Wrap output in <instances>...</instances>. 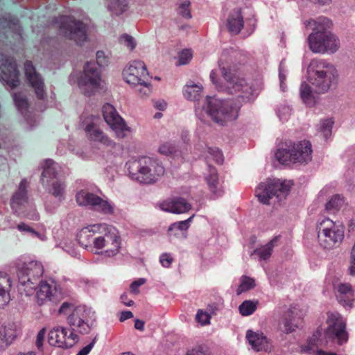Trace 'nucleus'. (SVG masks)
I'll return each mask as SVG.
<instances>
[{
  "label": "nucleus",
  "instance_id": "f257e3e1",
  "mask_svg": "<svg viewBox=\"0 0 355 355\" xmlns=\"http://www.w3.org/2000/svg\"><path fill=\"white\" fill-rule=\"evenodd\" d=\"M248 55L242 50L231 47L223 50L218 60V65L225 80L223 86H217L219 91L235 94L241 91V98L248 100L252 95V87L243 78L232 73V65L242 64L247 62Z\"/></svg>",
  "mask_w": 355,
  "mask_h": 355
},
{
  "label": "nucleus",
  "instance_id": "f03ea898",
  "mask_svg": "<svg viewBox=\"0 0 355 355\" xmlns=\"http://www.w3.org/2000/svg\"><path fill=\"white\" fill-rule=\"evenodd\" d=\"M231 94L236 95V98L220 100L215 97L207 96L201 108L198 103V105H196L197 116L202 119L205 112L214 122L220 125H225L227 123L236 120L239 116L242 103L251 101L252 95L249 99L244 100L239 96L241 94V91Z\"/></svg>",
  "mask_w": 355,
  "mask_h": 355
},
{
  "label": "nucleus",
  "instance_id": "7ed1b4c3",
  "mask_svg": "<svg viewBox=\"0 0 355 355\" xmlns=\"http://www.w3.org/2000/svg\"><path fill=\"white\" fill-rule=\"evenodd\" d=\"M305 24L312 28L307 41L313 53L333 54L338 51L340 42L332 32L333 23L330 19L320 16L306 21Z\"/></svg>",
  "mask_w": 355,
  "mask_h": 355
},
{
  "label": "nucleus",
  "instance_id": "20e7f679",
  "mask_svg": "<svg viewBox=\"0 0 355 355\" xmlns=\"http://www.w3.org/2000/svg\"><path fill=\"white\" fill-rule=\"evenodd\" d=\"M328 327L324 334L321 328H318L309 337L302 347V350L309 354L316 355L318 352L322 351L320 348L326 347L328 339H336L339 345L348 340V334L345 331L346 324L338 313H331L327 321Z\"/></svg>",
  "mask_w": 355,
  "mask_h": 355
},
{
  "label": "nucleus",
  "instance_id": "39448f33",
  "mask_svg": "<svg viewBox=\"0 0 355 355\" xmlns=\"http://www.w3.org/2000/svg\"><path fill=\"white\" fill-rule=\"evenodd\" d=\"M338 76L334 65L323 59H313L307 68V80L315 92H327L336 83Z\"/></svg>",
  "mask_w": 355,
  "mask_h": 355
},
{
  "label": "nucleus",
  "instance_id": "423d86ee",
  "mask_svg": "<svg viewBox=\"0 0 355 355\" xmlns=\"http://www.w3.org/2000/svg\"><path fill=\"white\" fill-rule=\"evenodd\" d=\"M129 174L132 180L140 183L153 184L164 173V168L157 160L149 157H141L127 164Z\"/></svg>",
  "mask_w": 355,
  "mask_h": 355
},
{
  "label": "nucleus",
  "instance_id": "0eeeda50",
  "mask_svg": "<svg viewBox=\"0 0 355 355\" xmlns=\"http://www.w3.org/2000/svg\"><path fill=\"white\" fill-rule=\"evenodd\" d=\"M19 290L29 295L35 291L44 274L42 263L37 260L18 262L15 266Z\"/></svg>",
  "mask_w": 355,
  "mask_h": 355
},
{
  "label": "nucleus",
  "instance_id": "6e6552de",
  "mask_svg": "<svg viewBox=\"0 0 355 355\" xmlns=\"http://www.w3.org/2000/svg\"><path fill=\"white\" fill-rule=\"evenodd\" d=\"M107 63L108 58L105 53L98 51L96 53V63L88 62L85 64L83 73L78 80V87L85 96H92L99 87L101 76L97 64L103 67Z\"/></svg>",
  "mask_w": 355,
  "mask_h": 355
},
{
  "label": "nucleus",
  "instance_id": "1a4fd4ad",
  "mask_svg": "<svg viewBox=\"0 0 355 355\" xmlns=\"http://www.w3.org/2000/svg\"><path fill=\"white\" fill-rule=\"evenodd\" d=\"M286 148H280L275 153L276 159L282 164H306L312 159L311 144L309 141L297 143L290 142Z\"/></svg>",
  "mask_w": 355,
  "mask_h": 355
},
{
  "label": "nucleus",
  "instance_id": "9d476101",
  "mask_svg": "<svg viewBox=\"0 0 355 355\" xmlns=\"http://www.w3.org/2000/svg\"><path fill=\"white\" fill-rule=\"evenodd\" d=\"M28 184L26 179H23L20 182L17 190L12 197L11 208L13 212L19 217L26 218L32 220H38L40 218L39 214L28 198Z\"/></svg>",
  "mask_w": 355,
  "mask_h": 355
},
{
  "label": "nucleus",
  "instance_id": "9b49d317",
  "mask_svg": "<svg viewBox=\"0 0 355 355\" xmlns=\"http://www.w3.org/2000/svg\"><path fill=\"white\" fill-rule=\"evenodd\" d=\"M291 186L286 181L279 180H268L261 182L255 190V195L263 204H269L270 200L280 202L286 198Z\"/></svg>",
  "mask_w": 355,
  "mask_h": 355
},
{
  "label": "nucleus",
  "instance_id": "f8f14e48",
  "mask_svg": "<svg viewBox=\"0 0 355 355\" xmlns=\"http://www.w3.org/2000/svg\"><path fill=\"white\" fill-rule=\"evenodd\" d=\"M317 231L319 243L326 249L339 245L344 238V227L329 218L319 223Z\"/></svg>",
  "mask_w": 355,
  "mask_h": 355
},
{
  "label": "nucleus",
  "instance_id": "ddd939ff",
  "mask_svg": "<svg viewBox=\"0 0 355 355\" xmlns=\"http://www.w3.org/2000/svg\"><path fill=\"white\" fill-rule=\"evenodd\" d=\"M96 313L85 306L75 307L67 318V323L73 331L87 334L96 326Z\"/></svg>",
  "mask_w": 355,
  "mask_h": 355
},
{
  "label": "nucleus",
  "instance_id": "4468645a",
  "mask_svg": "<svg viewBox=\"0 0 355 355\" xmlns=\"http://www.w3.org/2000/svg\"><path fill=\"white\" fill-rule=\"evenodd\" d=\"M53 24L59 28L60 34L77 44H81L87 40L86 25L72 17L60 16L54 19Z\"/></svg>",
  "mask_w": 355,
  "mask_h": 355
},
{
  "label": "nucleus",
  "instance_id": "2eb2a0df",
  "mask_svg": "<svg viewBox=\"0 0 355 355\" xmlns=\"http://www.w3.org/2000/svg\"><path fill=\"white\" fill-rule=\"evenodd\" d=\"M76 201L79 206L87 207L103 214H112L114 205L107 198H103L89 189H84L76 193Z\"/></svg>",
  "mask_w": 355,
  "mask_h": 355
},
{
  "label": "nucleus",
  "instance_id": "dca6fc26",
  "mask_svg": "<svg viewBox=\"0 0 355 355\" xmlns=\"http://www.w3.org/2000/svg\"><path fill=\"white\" fill-rule=\"evenodd\" d=\"M105 232L104 236H98L92 241L94 247L98 250L108 247L105 253L109 257L114 256L118 252L121 245L118 232L114 227L107 224L106 227H101L100 232Z\"/></svg>",
  "mask_w": 355,
  "mask_h": 355
},
{
  "label": "nucleus",
  "instance_id": "f3484780",
  "mask_svg": "<svg viewBox=\"0 0 355 355\" xmlns=\"http://www.w3.org/2000/svg\"><path fill=\"white\" fill-rule=\"evenodd\" d=\"M42 186L49 194L55 198L53 202L49 200L45 202L46 211L54 213L60 203L65 199L67 184L65 182L61 180H46L44 179Z\"/></svg>",
  "mask_w": 355,
  "mask_h": 355
},
{
  "label": "nucleus",
  "instance_id": "a211bd4d",
  "mask_svg": "<svg viewBox=\"0 0 355 355\" xmlns=\"http://www.w3.org/2000/svg\"><path fill=\"white\" fill-rule=\"evenodd\" d=\"M102 112L105 121L115 132L117 137L124 138L128 135L130 131V128L113 105L110 103L105 104L102 107Z\"/></svg>",
  "mask_w": 355,
  "mask_h": 355
},
{
  "label": "nucleus",
  "instance_id": "6ab92c4d",
  "mask_svg": "<svg viewBox=\"0 0 355 355\" xmlns=\"http://www.w3.org/2000/svg\"><path fill=\"white\" fill-rule=\"evenodd\" d=\"M123 76L125 82L133 86L146 84L150 80L146 64L141 60H134L123 69Z\"/></svg>",
  "mask_w": 355,
  "mask_h": 355
},
{
  "label": "nucleus",
  "instance_id": "aec40b11",
  "mask_svg": "<svg viewBox=\"0 0 355 355\" xmlns=\"http://www.w3.org/2000/svg\"><path fill=\"white\" fill-rule=\"evenodd\" d=\"M0 79L11 89L19 83V71L14 59L3 54L0 55Z\"/></svg>",
  "mask_w": 355,
  "mask_h": 355
},
{
  "label": "nucleus",
  "instance_id": "412c9836",
  "mask_svg": "<svg viewBox=\"0 0 355 355\" xmlns=\"http://www.w3.org/2000/svg\"><path fill=\"white\" fill-rule=\"evenodd\" d=\"M24 71L28 83L34 89L37 97L43 99L46 96L44 89V82L41 75L36 71L31 61H26L24 63Z\"/></svg>",
  "mask_w": 355,
  "mask_h": 355
},
{
  "label": "nucleus",
  "instance_id": "4be33fe9",
  "mask_svg": "<svg viewBox=\"0 0 355 355\" xmlns=\"http://www.w3.org/2000/svg\"><path fill=\"white\" fill-rule=\"evenodd\" d=\"M302 321L300 310L296 306H291L282 316L279 327L286 334L291 333L298 327Z\"/></svg>",
  "mask_w": 355,
  "mask_h": 355
},
{
  "label": "nucleus",
  "instance_id": "5701e85b",
  "mask_svg": "<svg viewBox=\"0 0 355 355\" xmlns=\"http://www.w3.org/2000/svg\"><path fill=\"white\" fill-rule=\"evenodd\" d=\"M38 290L36 292L37 302L42 305L47 302L56 300V286L53 282L49 283L47 281H40Z\"/></svg>",
  "mask_w": 355,
  "mask_h": 355
},
{
  "label": "nucleus",
  "instance_id": "b1692460",
  "mask_svg": "<svg viewBox=\"0 0 355 355\" xmlns=\"http://www.w3.org/2000/svg\"><path fill=\"white\" fill-rule=\"evenodd\" d=\"M162 211L173 214H182L189 211L191 209V205L183 198L168 199L159 204Z\"/></svg>",
  "mask_w": 355,
  "mask_h": 355
},
{
  "label": "nucleus",
  "instance_id": "393cba45",
  "mask_svg": "<svg viewBox=\"0 0 355 355\" xmlns=\"http://www.w3.org/2000/svg\"><path fill=\"white\" fill-rule=\"evenodd\" d=\"M337 298L344 306L352 307L355 300V291L352 285L347 283H340L337 286Z\"/></svg>",
  "mask_w": 355,
  "mask_h": 355
},
{
  "label": "nucleus",
  "instance_id": "a878e982",
  "mask_svg": "<svg viewBox=\"0 0 355 355\" xmlns=\"http://www.w3.org/2000/svg\"><path fill=\"white\" fill-rule=\"evenodd\" d=\"M48 340L51 345L62 348L71 347V344L67 343V329L64 327H57L51 329L49 333Z\"/></svg>",
  "mask_w": 355,
  "mask_h": 355
},
{
  "label": "nucleus",
  "instance_id": "bb28decb",
  "mask_svg": "<svg viewBox=\"0 0 355 355\" xmlns=\"http://www.w3.org/2000/svg\"><path fill=\"white\" fill-rule=\"evenodd\" d=\"M101 227H106V224H95L83 227L76 236L79 244L85 248L89 246L93 234L95 232H100Z\"/></svg>",
  "mask_w": 355,
  "mask_h": 355
},
{
  "label": "nucleus",
  "instance_id": "cd10ccee",
  "mask_svg": "<svg viewBox=\"0 0 355 355\" xmlns=\"http://www.w3.org/2000/svg\"><path fill=\"white\" fill-rule=\"evenodd\" d=\"M85 130L90 140L99 142L106 146H113V141L105 135L94 123L87 124L85 128Z\"/></svg>",
  "mask_w": 355,
  "mask_h": 355
},
{
  "label": "nucleus",
  "instance_id": "c85d7f7f",
  "mask_svg": "<svg viewBox=\"0 0 355 355\" xmlns=\"http://www.w3.org/2000/svg\"><path fill=\"white\" fill-rule=\"evenodd\" d=\"M209 174L205 177L208 187L212 193L214 198H218L223 194V189L218 180V176L216 169L208 165Z\"/></svg>",
  "mask_w": 355,
  "mask_h": 355
},
{
  "label": "nucleus",
  "instance_id": "c756f323",
  "mask_svg": "<svg viewBox=\"0 0 355 355\" xmlns=\"http://www.w3.org/2000/svg\"><path fill=\"white\" fill-rule=\"evenodd\" d=\"M246 338L255 351H267L269 349L268 339L263 334L248 330L246 334Z\"/></svg>",
  "mask_w": 355,
  "mask_h": 355
},
{
  "label": "nucleus",
  "instance_id": "7c9ffc66",
  "mask_svg": "<svg viewBox=\"0 0 355 355\" xmlns=\"http://www.w3.org/2000/svg\"><path fill=\"white\" fill-rule=\"evenodd\" d=\"M227 28L234 35L239 34L244 28L243 17L240 9L234 10L227 19Z\"/></svg>",
  "mask_w": 355,
  "mask_h": 355
},
{
  "label": "nucleus",
  "instance_id": "2f4dec72",
  "mask_svg": "<svg viewBox=\"0 0 355 355\" xmlns=\"http://www.w3.org/2000/svg\"><path fill=\"white\" fill-rule=\"evenodd\" d=\"M61 169V167L58 163H55L53 159H47L44 162L43 171L42 173L41 183L43 184L44 179L49 180H58V175Z\"/></svg>",
  "mask_w": 355,
  "mask_h": 355
},
{
  "label": "nucleus",
  "instance_id": "473e14b6",
  "mask_svg": "<svg viewBox=\"0 0 355 355\" xmlns=\"http://www.w3.org/2000/svg\"><path fill=\"white\" fill-rule=\"evenodd\" d=\"M194 215H192L188 219L182 221L175 222L172 223L168 230V234L170 237H186V232L190 226V223L193 218Z\"/></svg>",
  "mask_w": 355,
  "mask_h": 355
},
{
  "label": "nucleus",
  "instance_id": "72a5a7b5",
  "mask_svg": "<svg viewBox=\"0 0 355 355\" xmlns=\"http://www.w3.org/2000/svg\"><path fill=\"white\" fill-rule=\"evenodd\" d=\"M10 286V279L7 274L0 272V308L4 307L10 301L8 289Z\"/></svg>",
  "mask_w": 355,
  "mask_h": 355
},
{
  "label": "nucleus",
  "instance_id": "f704fd0d",
  "mask_svg": "<svg viewBox=\"0 0 355 355\" xmlns=\"http://www.w3.org/2000/svg\"><path fill=\"white\" fill-rule=\"evenodd\" d=\"M17 336V331L14 324L0 328V347H7Z\"/></svg>",
  "mask_w": 355,
  "mask_h": 355
},
{
  "label": "nucleus",
  "instance_id": "c9c22d12",
  "mask_svg": "<svg viewBox=\"0 0 355 355\" xmlns=\"http://www.w3.org/2000/svg\"><path fill=\"white\" fill-rule=\"evenodd\" d=\"M279 239V236H275L265 245L255 249L252 254L257 255L260 260L268 259L272 254L274 247L277 245Z\"/></svg>",
  "mask_w": 355,
  "mask_h": 355
},
{
  "label": "nucleus",
  "instance_id": "e433bc0d",
  "mask_svg": "<svg viewBox=\"0 0 355 355\" xmlns=\"http://www.w3.org/2000/svg\"><path fill=\"white\" fill-rule=\"evenodd\" d=\"M128 5L126 0H110L107 9L112 15L119 16L128 10Z\"/></svg>",
  "mask_w": 355,
  "mask_h": 355
},
{
  "label": "nucleus",
  "instance_id": "4c0bfd02",
  "mask_svg": "<svg viewBox=\"0 0 355 355\" xmlns=\"http://www.w3.org/2000/svg\"><path fill=\"white\" fill-rule=\"evenodd\" d=\"M202 87L198 85H187L184 89V96L190 101H199Z\"/></svg>",
  "mask_w": 355,
  "mask_h": 355
},
{
  "label": "nucleus",
  "instance_id": "58836bf2",
  "mask_svg": "<svg viewBox=\"0 0 355 355\" xmlns=\"http://www.w3.org/2000/svg\"><path fill=\"white\" fill-rule=\"evenodd\" d=\"M257 302L245 300L239 306L240 313L243 316L252 315L257 309Z\"/></svg>",
  "mask_w": 355,
  "mask_h": 355
},
{
  "label": "nucleus",
  "instance_id": "ea45409f",
  "mask_svg": "<svg viewBox=\"0 0 355 355\" xmlns=\"http://www.w3.org/2000/svg\"><path fill=\"white\" fill-rule=\"evenodd\" d=\"M343 203V198L340 195H335L327 202L325 208L329 211H334L338 210Z\"/></svg>",
  "mask_w": 355,
  "mask_h": 355
},
{
  "label": "nucleus",
  "instance_id": "a19ab883",
  "mask_svg": "<svg viewBox=\"0 0 355 355\" xmlns=\"http://www.w3.org/2000/svg\"><path fill=\"white\" fill-rule=\"evenodd\" d=\"M13 99L18 110L24 114L28 108V101L26 96L21 93H15Z\"/></svg>",
  "mask_w": 355,
  "mask_h": 355
},
{
  "label": "nucleus",
  "instance_id": "79ce46f5",
  "mask_svg": "<svg viewBox=\"0 0 355 355\" xmlns=\"http://www.w3.org/2000/svg\"><path fill=\"white\" fill-rule=\"evenodd\" d=\"M313 89L315 90V89L313 87L311 88L309 84L306 83H302L300 87V96L305 103H309L312 101Z\"/></svg>",
  "mask_w": 355,
  "mask_h": 355
},
{
  "label": "nucleus",
  "instance_id": "37998d69",
  "mask_svg": "<svg viewBox=\"0 0 355 355\" xmlns=\"http://www.w3.org/2000/svg\"><path fill=\"white\" fill-rule=\"evenodd\" d=\"M254 286L255 284L253 279L243 276L241 279V284L236 291L237 295L254 288Z\"/></svg>",
  "mask_w": 355,
  "mask_h": 355
},
{
  "label": "nucleus",
  "instance_id": "c03bdc74",
  "mask_svg": "<svg viewBox=\"0 0 355 355\" xmlns=\"http://www.w3.org/2000/svg\"><path fill=\"white\" fill-rule=\"evenodd\" d=\"M333 124L334 121L330 119L321 121L319 130L325 139H327L331 136Z\"/></svg>",
  "mask_w": 355,
  "mask_h": 355
},
{
  "label": "nucleus",
  "instance_id": "a18cd8bd",
  "mask_svg": "<svg viewBox=\"0 0 355 355\" xmlns=\"http://www.w3.org/2000/svg\"><path fill=\"white\" fill-rule=\"evenodd\" d=\"M207 159H213L217 164H221L223 162V156L222 152L218 148H207Z\"/></svg>",
  "mask_w": 355,
  "mask_h": 355
},
{
  "label": "nucleus",
  "instance_id": "49530a36",
  "mask_svg": "<svg viewBox=\"0 0 355 355\" xmlns=\"http://www.w3.org/2000/svg\"><path fill=\"white\" fill-rule=\"evenodd\" d=\"M119 42L127 46L130 50H133L136 46V42L133 37L124 34L119 37Z\"/></svg>",
  "mask_w": 355,
  "mask_h": 355
},
{
  "label": "nucleus",
  "instance_id": "de8ad7c7",
  "mask_svg": "<svg viewBox=\"0 0 355 355\" xmlns=\"http://www.w3.org/2000/svg\"><path fill=\"white\" fill-rule=\"evenodd\" d=\"M17 228L19 231L23 233H30L32 236L41 239V234L31 227L28 225L24 223H21L17 225Z\"/></svg>",
  "mask_w": 355,
  "mask_h": 355
},
{
  "label": "nucleus",
  "instance_id": "09e8293b",
  "mask_svg": "<svg viewBox=\"0 0 355 355\" xmlns=\"http://www.w3.org/2000/svg\"><path fill=\"white\" fill-rule=\"evenodd\" d=\"M291 109L288 106H282L277 110V114L282 121H287L291 115Z\"/></svg>",
  "mask_w": 355,
  "mask_h": 355
},
{
  "label": "nucleus",
  "instance_id": "8fccbe9b",
  "mask_svg": "<svg viewBox=\"0 0 355 355\" xmlns=\"http://www.w3.org/2000/svg\"><path fill=\"white\" fill-rule=\"evenodd\" d=\"M189 6H190V1H184L183 3H182L178 10V13L182 15V17L185 18H190L191 13L189 10Z\"/></svg>",
  "mask_w": 355,
  "mask_h": 355
},
{
  "label": "nucleus",
  "instance_id": "3c124183",
  "mask_svg": "<svg viewBox=\"0 0 355 355\" xmlns=\"http://www.w3.org/2000/svg\"><path fill=\"white\" fill-rule=\"evenodd\" d=\"M175 151V147L171 143H164L162 144L159 148V152L165 155L172 154Z\"/></svg>",
  "mask_w": 355,
  "mask_h": 355
},
{
  "label": "nucleus",
  "instance_id": "603ef678",
  "mask_svg": "<svg viewBox=\"0 0 355 355\" xmlns=\"http://www.w3.org/2000/svg\"><path fill=\"white\" fill-rule=\"evenodd\" d=\"M192 58V53L191 51L189 49H184L183 50L180 54H179V64H186L189 62V61Z\"/></svg>",
  "mask_w": 355,
  "mask_h": 355
},
{
  "label": "nucleus",
  "instance_id": "864d4df0",
  "mask_svg": "<svg viewBox=\"0 0 355 355\" xmlns=\"http://www.w3.org/2000/svg\"><path fill=\"white\" fill-rule=\"evenodd\" d=\"M146 280L144 278H139L133 282L130 286V290L132 293H139V287L146 283Z\"/></svg>",
  "mask_w": 355,
  "mask_h": 355
},
{
  "label": "nucleus",
  "instance_id": "5fc2aeb1",
  "mask_svg": "<svg viewBox=\"0 0 355 355\" xmlns=\"http://www.w3.org/2000/svg\"><path fill=\"white\" fill-rule=\"evenodd\" d=\"M187 355H209V353L206 347L198 346L188 351Z\"/></svg>",
  "mask_w": 355,
  "mask_h": 355
},
{
  "label": "nucleus",
  "instance_id": "6e6d98bb",
  "mask_svg": "<svg viewBox=\"0 0 355 355\" xmlns=\"http://www.w3.org/2000/svg\"><path fill=\"white\" fill-rule=\"evenodd\" d=\"M173 257L170 254L164 253L161 254L159 257V261L162 266L164 268L170 267L171 263L173 262Z\"/></svg>",
  "mask_w": 355,
  "mask_h": 355
},
{
  "label": "nucleus",
  "instance_id": "4d7b16f0",
  "mask_svg": "<svg viewBox=\"0 0 355 355\" xmlns=\"http://www.w3.org/2000/svg\"><path fill=\"white\" fill-rule=\"evenodd\" d=\"M6 27H8L9 28L14 29L18 32L20 31V26L19 25V20L15 17H10L9 19L7 21V19H6Z\"/></svg>",
  "mask_w": 355,
  "mask_h": 355
},
{
  "label": "nucleus",
  "instance_id": "13d9d810",
  "mask_svg": "<svg viewBox=\"0 0 355 355\" xmlns=\"http://www.w3.org/2000/svg\"><path fill=\"white\" fill-rule=\"evenodd\" d=\"M45 334L46 329L43 328L38 332L37 335L35 345L39 349H42V347Z\"/></svg>",
  "mask_w": 355,
  "mask_h": 355
},
{
  "label": "nucleus",
  "instance_id": "bf43d9fd",
  "mask_svg": "<svg viewBox=\"0 0 355 355\" xmlns=\"http://www.w3.org/2000/svg\"><path fill=\"white\" fill-rule=\"evenodd\" d=\"M139 85L142 86L143 87L139 89V93L142 96H147L151 92V85L149 83V80H147L146 84H139Z\"/></svg>",
  "mask_w": 355,
  "mask_h": 355
},
{
  "label": "nucleus",
  "instance_id": "052dcab7",
  "mask_svg": "<svg viewBox=\"0 0 355 355\" xmlns=\"http://www.w3.org/2000/svg\"><path fill=\"white\" fill-rule=\"evenodd\" d=\"M246 23V30L248 32V35H250L254 31L256 26V20L255 19L249 18L245 20Z\"/></svg>",
  "mask_w": 355,
  "mask_h": 355
},
{
  "label": "nucleus",
  "instance_id": "680f3d73",
  "mask_svg": "<svg viewBox=\"0 0 355 355\" xmlns=\"http://www.w3.org/2000/svg\"><path fill=\"white\" fill-rule=\"evenodd\" d=\"M348 271L350 275L355 276V250H351Z\"/></svg>",
  "mask_w": 355,
  "mask_h": 355
},
{
  "label": "nucleus",
  "instance_id": "e2e57ef3",
  "mask_svg": "<svg viewBox=\"0 0 355 355\" xmlns=\"http://www.w3.org/2000/svg\"><path fill=\"white\" fill-rule=\"evenodd\" d=\"M196 320L203 324L209 323V315L202 311H198L196 314Z\"/></svg>",
  "mask_w": 355,
  "mask_h": 355
},
{
  "label": "nucleus",
  "instance_id": "0e129e2a",
  "mask_svg": "<svg viewBox=\"0 0 355 355\" xmlns=\"http://www.w3.org/2000/svg\"><path fill=\"white\" fill-rule=\"evenodd\" d=\"M78 340V336L71 330V332L69 336L67 335V343L71 344V347H73Z\"/></svg>",
  "mask_w": 355,
  "mask_h": 355
},
{
  "label": "nucleus",
  "instance_id": "69168bd1",
  "mask_svg": "<svg viewBox=\"0 0 355 355\" xmlns=\"http://www.w3.org/2000/svg\"><path fill=\"white\" fill-rule=\"evenodd\" d=\"M73 309L72 304L68 302H64L59 309V313L67 314L69 311H73Z\"/></svg>",
  "mask_w": 355,
  "mask_h": 355
},
{
  "label": "nucleus",
  "instance_id": "338daca9",
  "mask_svg": "<svg viewBox=\"0 0 355 355\" xmlns=\"http://www.w3.org/2000/svg\"><path fill=\"white\" fill-rule=\"evenodd\" d=\"M94 345V340L88 344L87 346L84 347L82 349H80L76 355H87Z\"/></svg>",
  "mask_w": 355,
  "mask_h": 355
},
{
  "label": "nucleus",
  "instance_id": "774afa93",
  "mask_svg": "<svg viewBox=\"0 0 355 355\" xmlns=\"http://www.w3.org/2000/svg\"><path fill=\"white\" fill-rule=\"evenodd\" d=\"M154 105L157 110L164 111L166 110L167 104L165 101L159 100L155 102Z\"/></svg>",
  "mask_w": 355,
  "mask_h": 355
}]
</instances>
